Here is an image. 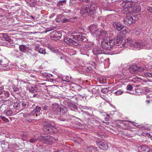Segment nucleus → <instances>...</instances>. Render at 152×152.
Returning a JSON list of instances; mask_svg holds the SVG:
<instances>
[{
  "label": "nucleus",
  "mask_w": 152,
  "mask_h": 152,
  "mask_svg": "<svg viewBox=\"0 0 152 152\" xmlns=\"http://www.w3.org/2000/svg\"><path fill=\"white\" fill-rule=\"evenodd\" d=\"M138 149L141 150V152H149L150 148L146 145H142L139 147Z\"/></svg>",
  "instance_id": "20"
},
{
  "label": "nucleus",
  "mask_w": 152,
  "mask_h": 152,
  "mask_svg": "<svg viewBox=\"0 0 152 152\" xmlns=\"http://www.w3.org/2000/svg\"><path fill=\"white\" fill-rule=\"evenodd\" d=\"M103 50L101 49H99V54H104V50L103 48H102Z\"/></svg>",
  "instance_id": "51"
},
{
  "label": "nucleus",
  "mask_w": 152,
  "mask_h": 152,
  "mask_svg": "<svg viewBox=\"0 0 152 152\" xmlns=\"http://www.w3.org/2000/svg\"><path fill=\"white\" fill-rule=\"evenodd\" d=\"M88 28L92 34L94 36L96 37L102 33V31H101V30H99L97 28V25L95 24L91 25L88 27Z\"/></svg>",
  "instance_id": "5"
},
{
  "label": "nucleus",
  "mask_w": 152,
  "mask_h": 152,
  "mask_svg": "<svg viewBox=\"0 0 152 152\" xmlns=\"http://www.w3.org/2000/svg\"><path fill=\"white\" fill-rule=\"evenodd\" d=\"M77 17H72L69 18V20H70L71 21H69V22H74L75 21V19H77Z\"/></svg>",
  "instance_id": "47"
},
{
  "label": "nucleus",
  "mask_w": 152,
  "mask_h": 152,
  "mask_svg": "<svg viewBox=\"0 0 152 152\" xmlns=\"http://www.w3.org/2000/svg\"><path fill=\"white\" fill-rule=\"evenodd\" d=\"M93 43L91 42L87 43L85 45V48L87 49H91L93 48Z\"/></svg>",
  "instance_id": "30"
},
{
  "label": "nucleus",
  "mask_w": 152,
  "mask_h": 152,
  "mask_svg": "<svg viewBox=\"0 0 152 152\" xmlns=\"http://www.w3.org/2000/svg\"><path fill=\"white\" fill-rule=\"evenodd\" d=\"M3 38L8 41L9 42L12 43V40L10 39V37L6 33H2L1 34Z\"/></svg>",
  "instance_id": "22"
},
{
  "label": "nucleus",
  "mask_w": 152,
  "mask_h": 152,
  "mask_svg": "<svg viewBox=\"0 0 152 152\" xmlns=\"http://www.w3.org/2000/svg\"><path fill=\"white\" fill-rule=\"evenodd\" d=\"M133 88L132 87V86L130 84L128 85L126 87V89L127 90L130 91Z\"/></svg>",
  "instance_id": "48"
},
{
  "label": "nucleus",
  "mask_w": 152,
  "mask_h": 152,
  "mask_svg": "<svg viewBox=\"0 0 152 152\" xmlns=\"http://www.w3.org/2000/svg\"><path fill=\"white\" fill-rule=\"evenodd\" d=\"M4 91V88L2 87H0V97H1V96L3 94Z\"/></svg>",
  "instance_id": "50"
},
{
  "label": "nucleus",
  "mask_w": 152,
  "mask_h": 152,
  "mask_svg": "<svg viewBox=\"0 0 152 152\" xmlns=\"http://www.w3.org/2000/svg\"><path fill=\"white\" fill-rule=\"evenodd\" d=\"M20 89V87L18 86V85H14L13 86V89L15 92L18 91Z\"/></svg>",
  "instance_id": "38"
},
{
  "label": "nucleus",
  "mask_w": 152,
  "mask_h": 152,
  "mask_svg": "<svg viewBox=\"0 0 152 152\" xmlns=\"http://www.w3.org/2000/svg\"><path fill=\"white\" fill-rule=\"evenodd\" d=\"M60 107V106L58 104L55 103L53 104L52 108L53 113L56 114H59V110Z\"/></svg>",
  "instance_id": "12"
},
{
  "label": "nucleus",
  "mask_w": 152,
  "mask_h": 152,
  "mask_svg": "<svg viewBox=\"0 0 152 152\" xmlns=\"http://www.w3.org/2000/svg\"><path fill=\"white\" fill-rule=\"evenodd\" d=\"M126 73H122L121 74H120V75L121 76H125L126 75Z\"/></svg>",
  "instance_id": "64"
},
{
  "label": "nucleus",
  "mask_w": 152,
  "mask_h": 152,
  "mask_svg": "<svg viewBox=\"0 0 152 152\" xmlns=\"http://www.w3.org/2000/svg\"><path fill=\"white\" fill-rule=\"evenodd\" d=\"M30 5L31 7H34L36 4V1L35 0H29Z\"/></svg>",
  "instance_id": "36"
},
{
  "label": "nucleus",
  "mask_w": 152,
  "mask_h": 152,
  "mask_svg": "<svg viewBox=\"0 0 152 152\" xmlns=\"http://www.w3.org/2000/svg\"><path fill=\"white\" fill-rule=\"evenodd\" d=\"M107 116L106 118H105V121H108L110 118V116L107 114H106Z\"/></svg>",
  "instance_id": "57"
},
{
  "label": "nucleus",
  "mask_w": 152,
  "mask_h": 152,
  "mask_svg": "<svg viewBox=\"0 0 152 152\" xmlns=\"http://www.w3.org/2000/svg\"><path fill=\"white\" fill-rule=\"evenodd\" d=\"M135 4V2L132 1H125L122 2L121 4V6L124 8H130L132 6H133Z\"/></svg>",
  "instance_id": "10"
},
{
  "label": "nucleus",
  "mask_w": 152,
  "mask_h": 152,
  "mask_svg": "<svg viewBox=\"0 0 152 152\" xmlns=\"http://www.w3.org/2000/svg\"><path fill=\"white\" fill-rule=\"evenodd\" d=\"M20 103V100H18L16 102H15L13 104V108L15 110H18L20 109L21 106Z\"/></svg>",
  "instance_id": "23"
},
{
  "label": "nucleus",
  "mask_w": 152,
  "mask_h": 152,
  "mask_svg": "<svg viewBox=\"0 0 152 152\" xmlns=\"http://www.w3.org/2000/svg\"><path fill=\"white\" fill-rule=\"evenodd\" d=\"M66 80H64V78H62V80L64 82H69L70 81V79H69V77L68 76H66V77L65 78Z\"/></svg>",
  "instance_id": "45"
},
{
  "label": "nucleus",
  "mask_w": 152,
  "mask_h": 152,
  "mask_svg": "<svg viewBox=\"0 0 152 152\" xmlns=\"http://www.w3.org/2000/svg\"><path fill=\"white\" fill-rule=\"evenodd\" d=\"M46 77L47 79H49V78H50L51 77H53V75L51 74H48L47 75Z\"/></svg>",
  "instance_id": "55"
},
{
  "label": "nucleus",
  "mask_w": 152,
  "mask_h": 152,
  "mask_svg": "<svg viewBox=\"0 0 152 152\" xmlns=\"http://www.w3.org/2000/svg\"><path fill=\"white\" fill-rule=\"evenodd\" d=\"M96 148L94 146L88 147L86 148V150L89 152H94Z\"/></svg>",
  "instance_id": "33"
},
{
  "label": "nucleus",
  "mask_w": 152,
  "mask_h": 152,
  "mask_svg": "<svg viewBox=\"0 0 152 152\" xmlns=\"http://www.w3.org/2000/svg\"><path fill=\"white\" fill-rule=\"evenodd\" d=\"M71 37L72 38L78 41L85 42L87 40L86 37L81 33H74L71 34Z\"/></svg>",
  "instance_id": "6"
},
{
  "label": "nucleus",
  "mask_w": 152,
  "mask_h": 152,
  "mask_svg": "<svg viewBox=\"0 0 152 152\" xmlns=\"http://www.w3.org/2000/svg\"><path fill=\"white\" fill-rule=\"evenodd\" d=\"M130 8V10L131 12V14L133 13H137L139 12L141 10L140 7L139 5H134L132 6Z\"/></svg>",
  "instance_id": "13"
},
{
  "label": "nucleus",
  "mask_w": 152,
  "mask_h": 152,
  "mask_svg": "<svg viewBox=\"0 0 152 152\" xmlns=\"http://www.w3.org/2000/svg\"><path fill=\"white\" fill-rule=\"evenodd\" d=\"M82 140L80 138H78L75 140L76 142L78 143H80L82 142Z\"/></svg>",
  "instance_id": "49"
},
{
  "label": "nucleus",
  "mask_w": 152,
  "mask_h": 152,
  "mask_svg": "<svg viewBox=\"0 0 152 152\" xmlns=\"http://www.w3.org/2000/svg\"><path fill=\"white\" fill-rule=\"evenodd\" d=\"M60 54L61 55V56L59 58L61 60L65 59V58L64 55L63 54Z\"/></svg>",
  "instance_id": "53"
},
{
  "label": "nucleus",
  "mask_w": 152,
  "mask_h": 152,
  "mask_svg": "<svg viewBox=\"0 0 152 152\" xmlns=\"http://www.w3.org/2000/svg\"><path fill=\"white\" fill-rule=\"evenodd\" d=\"M75 117L72 115H69L66 116V119H64L62 118H60L58 119L60 121H68V120H70L72 119V118L74 117Z\"/></svg>",
  "instance_id": "27"
},
{
  "label": "nucleus",
  "mask_w": 152,
  "mask_h": 152,
  "mask_svg": "<svg viewBox=\"0 0 152 152\" xmlns=\"http://www.w3.org/2000/svg\"><path fill=\"white\" fill-rule=\"evenodd\" d=\"M38 52L40 53H41L43 54H48V53L45 52V50L42 48H40Z\"/></svg>",
  "instance_id": "37"
},
{
  "label": "nucleus",
  "mask_w": 152,
  "mask_h": 152,
  "mask_svg": "<svg viewBox=\"0 0 152 152\" xmlns=\"http://www.w3.org/2000/svg\"><path fill=\"white\" fill-rule=\"evenodd\" d=\"M76 0H70V5H72L73 3H74V2H72V1H75Z\"/></svg>",
  "instance_id": "62"
},
{
  "label": "nucleus",
  "mask_w": 152,
  "mask_h": 152,
  "mask_svg": "<svg viewBox=\"0 0 152 152\" xmlns=\"http://www.w3.org/2000/svg\"><path fill=\"white\" fill-rule=\"evenodd\" d=\"M40 48L39 46L36 45L35 47V50L36 51L38 52Z\"/></svg>",
  "instance_id": "54"
},
{
  "label": "nucleus",
  "mask_w": 152,
  "mask_h": 152,
  "mask_svg": "<svg viewBox=\"0 0 152 152\" xmlns=\"http://www.w3.org/2000/svg\"><path fill=\"white\" fill-rule=\"evenodd\" d=\"M113 26L114 28L118 31L121 30L124 28V25L120 22H114L113 24Z\"/></svg>",
  "instance_id": "16"
},
{
  "label": "nucleus",
  "mask_w": 152,
  "mask_h": 152,
  "mask_svg": "<svg viewBox=\"0 0 152 152\" xmlns=\"http://www.w3.org/2000/svg\"><path fill=\"white\" fill-rule=\"evenodd\" d=\"M143 90L145 91L146 92H148L150 91V90L149 88H148L145 87L143 88Z\"/></svg>",
  "instance_id": "52"
},
{
  "label": "nucleus",
  "mask_w": 152,
  "mask_h": 152,
  "mask_svg": "<svg viewBox=\"0 0 152 152\" xmlns=\"http://www.w3.org/2000/svg\"><path fill=\"white\" fill-rule=\"evenodd\" d=\"M124 37L120 34H118L116 38L115 39L106 38V39H105V54L108 53L107 50H110L112 47L115 44V41L116 45H118L119 44L121 43Z\"/></svg>",
  "instance_id": "1"
},
{
  "label": "nucleus",
  "mask_w": 152,
  "mask_h": 152,
  "mask_svg": "<svg viewBox=\"0 0 152 152\" xmlns=\"http://www.w3.org/2000/svg\"><path fill=\"white\" fill-rule=\"evenodd\" d=\"M50 36L53 40H56L60 39L62 35L60 31L58 32L54 31L51 32L50 34Z\"/></svg>",
  "instance_id": "8"
},
{
  "label": "nucleus",
  "mask_w": 152,
  "mask_h": 152,
  "mask_svg": "<svg viewBox=\"0 0 152 152\" xmlns=\"http://www.w3.org/2000/svg\"><path fill=\"white\" fill-rule=\"evenodd\" d=\"M60 54H62V53H60L58 52H57L56 55H57V57L58 58H60V57L61 56V55Z\"/></svg>",
  "instance_id": "56"
},
{
  "label": "nucleus",
  "mask_w": 152,
  "mask_h": 152,
  "mask_svg": "<svg viewBox=\"0 0 152 152\" xmlns=\"http://www.w3.org/2000/svg\"><path fill=\"white\" fill-rule=\"evenodd\" d=\"M44 131L50 134H53L57 132L56 128L53 125H51L50 123L48 122L46 123L43 127Z\"/></svg>",
  "instance_id": "4"
},
{
  "label": "nucleus",
  "mask_w": 152,
  "mask_h": 152,
  "mask_svg": "<svg viewBox=\"0 0 152 152\" xmlns=\"http://www.w3.org/2000/svg\"><path fill=\"white\" fill-rule=\"evenodd\" d=\"M39 140L43 143L50 145L53 144L55 142L53 137L45 134L39 137Z\"/></svg>",
  "instance_id": "3"
},
{
  "label": "nucleus",
  "mask_w": 152,
  "mask_h": 152,
  "mask_svg": "<svg viewBox=\"0 0 152 152\" xmlns=\"http://www.w3.org/2000/svg\"><path fill=\"white\" fill-rule=\"evenodd\" d=\"M108 145L107 143L105 144V150L108 149Z\"/></svg>",
  "instance_id": "61"
},
{
  "label": "nucleus",
  "mask_w": 152,
  "mask_h": 152,
  "mask_svg": "<svg viewBox=\"0 0 152 152\" xmlns=\"http://www.w3.org/2000/svg\"><path fill=\"white\" fill-rule=\"evenodd\" d=\"M49 81H50V82H52L54 80V79L52 78H50L48 79Z\"/></svg>",
  "instance_id": "63"
},
{
  "label": "nucleus",
  "mask_w": 152,
  "mask_h": 152,
  "mask_svg": "<svg viewBox=\"0 0 152 152\" xmlns=\"http://www.w3.org/2000/svg\"><path fill=\"white\" fill-rule=\"evenodd\" d=\"M130 122L135 126H137L139 125L138 124V123H136L134 122H132V121H130Z\"/></svg>",
  "instance_id": "60"
},
{
  "label": "nucleus",
  "mask_w": 152,
  "mask_h": 152,
  "mask_svg": "<svg viewBox=\"0 0 152 152\" xmlns=\"http://www.w3.org/2000/svg\"><path fill=\"white\" fill-rule=\"evenodd\" d=\"M64 41L66 44L70 45H77L78 43L77 42L74 40L72 39L69 38L68 37H65Z\"/></svg>",
  "instance_id": "9"
},
{
  "label": "nucleus",
  "mask_w": 152,
  "mask_h": 152,
  "mask_svg": "<svg viewBox=\"0 0 152 152\" xmlns=\"http://www.w3.org/2000/svg\"><path fill=\"white\" fill-rule=\"evenodd\" d=\"M126 19L128 21H129L130 20L132 23V24L133 23H134V20H133V18L130 16H127Z\"/></svg>",
  "instance_id": "35"
},
{
  "label": "nucleus",
  "mask_w": 152,
  "mask_h": 152,
  "mask_svg": "<svg viewBox=\"0 0 152 152\" xmlns=\"http://www.w3.org/2000/svg\"><path fill=\"white\" fill-rule=\"evenodd\" d=\"M38 139H36V138H32L29 140V141L31 143H34L37 142Z\"/></svg>",
  "instance_id": "42"
},
{
  "label": "nucleus",
  "mask_w": 152,
  "mask_h": 152,
  "mask_svg": "<svg viewBox=\"0 0 152 152\" xmlns=\"http://www.w3.org/2000/svg\"><path fill=\"white\" fill-rule=\"evenodd\" d=\"M97 7L94 4L88 3L87 4L82 6L80 10V14L85 16H91L96 10Z\"/></svg>",
  "instance_id": "2"
},
{
  "label": "nucleus",
  "mask_w": 152,
  "mask_h": 152,
  "mask_svg": "<svg viewBox=\"0 0 152 152\" xmlns=\"http://www.w3.org/2000/svg\"><path fill=\"white\" fill-rule=\"evenodd\" d=\"M32 115V114H31V113H23V116L25 118H30V116Z\"/></svg>",
  "instance_id": "41"
},
{
  "label": "nucleus",
  "mask_w": 152,
  "mask_h": 152,
  "mask_svg": "<svg viewBox=\"0 0 152 152\" xmlns=\"http://www.w3.org/2000/svg\"><path fill=\"white\" fill-rule=\"evenodd\" d=\"M143 68L137 66L135 64L131 66L130 69L131 72L134 74L137 73L139 71L140 72L143 71Z\"/></svg>",
  "instance_id": "7"
},
{
  "label": "nucleus",
  "mask_w": 152,
  "mask_h": 152,
  "mask_svg": "<svg viewBox=\"0 0 152 152\" xmlns=\"http://www.w3.org/2000/svg\"><path fill=\"white\" fill-rule=\"evenodd\" d=\"M37 87L36 86L29 84L28 85V89L29 91L32 93H35L37 91Z\"/></svg>",
  "instance_id": "18"
},
{
  "label": "nucleus",
  "mask_w": 152,
  "mask_h": 152,
  "mask_svg": "<svg viewBox=\"0 0 152 152\" xmlns=\"http://www.w3.org/2000/svg\"><path fill=\"white\" fill-rule=\"evenodd\" d=\"M104 141H100L99 142H97V145L99 148L102 150H104Z\"/></svg>",
  "instance_id": "21"
},
{
  "label": "nucleus",
  "mask_w": 152,
  "mask_h": 152,
  "mask_svg": "<svg viewBox=\"0 0 152 152\" xmlns=\"http://www.w3.org/2000/svg\"><path fill=\"white\" fill-rule=\"evenodd\" d=\"M67 109L66 107L64 106L63 107H60L59 113H61L63 114H66L67 113Z\"/></svg>",
  "instance_id": "25"
},
{
  "label": "nucleus",
  "mask_w": 152,
  "mask_h": 152,
  "mask_svg": "<svg viewBox=\"0 0 152 152\" xmlns=\"http://www.w3.org/2000/svg\"><path fill=\"white\" fill-rule=\"evenodd\" d=\"M123 23L124 24L128 25H130L132 24V23L130 20L128 21L126 18L124 20Z\"/></svg>",
  "instance_id": "43"
},
{
  "label": "nucleus",
  "mask_w": 152,
  "mask_h": 152,
  "mask_svg": "<svg viewBox=\"0 0 152 152\" xmlns=\"http://www.w3.org/2000/svg\"><path fill=\"white\" fill-rule=\"evenodd\" d=\"M124 92V91H122L121 90H119L116 91L114 93L117 95H119L121 94Z\"/></svg>",
  "instance_id": "40"
},
{
  "label": "nucleus",
  "mask_w": 152,
  "mask_h": 152,
  "mask_svg": "<svg viewBox=\"0 0 152 152\" xmlns=\"http://www.w3.org/2000/svg\"><path fill=\"white\" fill-rule=\"evenodd\" d=\"M19 50L22 52H25L26 49V46L24 45H20L19 46Z\"/></svg>",
  "instance_id": "29"
},
{
  "label": "nucleus",
  "mask_w": 152,
  "mask_h": 152,
  "mask_svg": "<svg viewBox=\"0 0 152 152\" xmlns=\"http://www.w3.org/2000/svg\"><path fill=\"white\" fill-rule=\"evenodd\" d=\"M144 77L149 80H152V73L151 72H145L144 73Z\"/></svg>",
  "instance_id": "26"
},
{
  "label": "nucleus",
  "mask_w": 152,
  "mask_h": 152,
  "mask_svg": "<svg viewBox=\"0 0 152 152\" xmlns=\"http://www.w3.org/2000/svg\"><path fill=\"white\" fill-rule=\"evenodd\" d=\"M61 21L62 23H66L67 22H69V21H71L70 20H69V19L67 18H64L63 19L61 20Z\"/></svg>",
  "instance_id": "46"
},
{
  "label": "nucleus",
  "mask_w": 152,
  "mask_h": 152,
  "mask_svg": "<svg viewBox=\"0 0 152 152\" xmlns=\"http://www.w3.org/2000/svg\"><path fill=\"white\" fill-rule=\"evenodd\" d=\"M67 104L70 110L72 111H77L78 110L77 107L75 104L70 102H68Z\"/></svg>",
  "instance_id": "19"
},
{
  "label": "nucleus",
  "mask_w": 152,
  "mask_h": 152,
  "mask_svg": "<svg viewBox=\"0 0 152 152\" xmlns=\"http://www.w3.org/2000/svg\"><path fill=\"white\" fill-rule=\"evenodd\" d=\"M145 45V43L143 42L142 40H139L137 41H135L134 47L142 48L144 47Z\"/></svg>",
  "instance_id": "15"
},
{
  "label": "nucleus",
  "mask_w": 152,
  "mask_h": 152,
  "mask_svg": "<svg viewBox=\"0 0 152 152\" xmlns=\"http://www.w3.org/2000/svg\"><path fill=\"white\" fill-rule=\"evenodd\" d=\"M135 41L132 40L130 38H128L125 40V43H123L122 45L126 47L127 46H130L132 47H134Z\"/></svg>",
  "instance_id": "11"
},
{
  "label": "nucleus",
  "mask_w": 152,
  "mask_h": 152,
  "mask_svg": "<svg viewBox=\"0 0 152 152\" xmlns=\"http://www.w3.org/2000/svg\"><path fill=\"white\" fill-rule=\"evenodd\" d=\"M0 118L6 123L8 122L9 121V120L8 119L2 115L0 116Z\"/></svg>",
  "instance_id": "39"
},
{
  "label": "nucleus",
  "mask_w": 152,
  "mask_h": 152,
  "mask_svg": "<svg viewBox=\"0 0 152 152\" xmlns=\"http://www.w3.org/2000/svg\"><path fill=\"white\" fill-rule=\"evenodd\" d=\"M12 111L11 110H8L6 112V113L8 116H11L12 114Z\"/></svg>",
  "instance_id": "44"
},
{
  "label": "nucleus",
  "mask_w": 152,
  "mask_h": 152,
  "mask_svg": "<svg viewBox=\"0 0 152 152\" xmlns=\"http://www.w3.org/2000/svg\"><path fill=\"white\" fill-rule=\"evenodd\" d=\"M0 64L4 67H7V66H8V61L6 59L0 60Z\"/></svg>",
  "instance_id": "24"
},
{
  "label": "nucleus",
  "mask_w": 152,
  "mask_h": 152,
  "mask_svg": "<svg viewBox=\"0 0 152 152\" xmlns=\"http://www.w3.org/2000/svg\"><path fill=\"white\" fill-rule=\"evenodd\" d=\"M130 8H124L121 10V12L122 13L124 14H131V12H132L130 10Z\"/></svg>",
  "instance_id": "28"
},
{
  "label": "nucleus",
  "mask_w": 152,
  "mask_h": 152,
  "mask_svg": "<svg viewBox=\"0 0 152 152\" xmlns=\"http://www.w3.org/2000/svg\"><path fill=\"white\" fill-rule=\"evenodd\" d=\"M48 106L46 105L44 107H42V108L43 110H46L48 109Z\"/></svg>",
  "instance_id": "59"
},
{
  "label": "nucleus",
  "mask_w": 152,
  "mask_h": 152,
  "mask_svg": "<svg viewBox=\"0 0 152 152\" xmlns=\"http://www.w3.org/2000/svg\"><path fill=\"white\" fill-rule=\"evenodd\" d=\"M32 108H34V109L32 112L31 114L33 116H37V114L36 113L40 112L41 108L39 106H35L34 104L32 105Z\"/></svg>",
  "instance_id": "14"
},
{
  "label": "nucleus",
  "mask_w": 152,
  "mask_h": 152,
  "mask_svg": "<svg viewBox=\"0 0 152 152\" xmlns=\"http://www.w3.org/2000/svg\"><path fill=\"white\" fill-rule=\"evenodd\" d=\"M9 93L8 91H5L3 94L1 96V97L6 98L9 96Z\"/></svg>",
  "instance_id": "34"
},
{
  "label": "nucleus",
  "mask_w": 152,
  "mask_h": 152,
  "mask_svg": "<svg viewBox=\"0 0 152 152\" xmlns=\"http://www.w3.org/2000/svg\"><path fill=\"white\" fill-rule=\"evenodd\" d=\"M20 102V105L21 107H23L25 108L28 107H31V104L29 102L26 100H21Z\"/></svg>",
  "instance_id": "17"
},
{
  "label": "nucleus",
  "mask_w": 152,
  "mask_h": 152,
  "mask_svg": "<svg viewBox=\"0 0 152 152\" xmlns=\"http://www.w3.org/2000/svg\"><path fill=\"white\" fill-rule=\"evenodd\" d=\"M99 49L97 47H96L93 49L92 50V52L95 55L99 54Z\"/></svg>",
  "instance_id": "32"
},
{
  "label": "nucleus",
  "mask_w": 152,
  "mask_h": 152,
  "mask_svg": "<svg viewBox=\"0 0 152 152\" xmlns=\"http://www.w3.org/2000/svg\"><path fill=\"white\" fill-rule=\"evenodd\" d=\"M12 52V53H14L15 54H16L17 53H18L19 52V51H18V50H17L15 49L13 50Z\"/></svg>",
  "instance_id": "58"
},
{
  "label": "nucleus",
  "mask_w": 152,
  "mask_h": 152,
  "mask_svg": "<svg viewBox=\"0 0 152 152\" xmlns=\"http://www.w3.org/2000/svg\"><path fill=\"white\" fill-rule=\"evenodd\" d=\"M66 3V1L65 0L60 1L58 3L57 6L59 7H61V6L65 4Z\"/></svg>",
  "instance_id": "31"
}]
</instances>
